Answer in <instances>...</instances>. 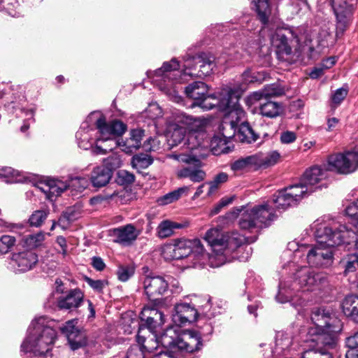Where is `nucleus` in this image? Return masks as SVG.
Segmentation results:
<instances>
[{
  "label": "nucleus",
  "mask_w": 358,
  "mask_h": 358,
  "mask_svg": "<svg viewBox=\"0 0 358 358\" xmlns=\"http://www.w3.org/2000/svg\"><path fill=\"white\" fill-rule=\"evenodd\" d=\"M210 119L204 116L195 117L182 111L173 113L166 120L169 142L177 145L182 142L188 150L208 147L206 128Z\"/></svg>",
  "instance_id": "3"
},
{
  "label": "nucleus",
  "mask_w": 358,
  "mask_h": 358,
  "mask_svg": "<svg viewBox=\"0 0 358 358\" xmlns=\"http://www.w3.org/2000/svg\"><path fill=\"white\" fill-rule=\"evenodd\" d=\"M240 97L239 92L230 87L224 88L220 92V103L218 106L226 111L222 121L224 129L230 128L234 134L243 121L245 113L238 104Z\"/></svg>",
  "instance_id": "11"
},
{
  "label": "nucleus",
  "mask_w": 358,
  "mask_h": 358,
  "mask_svg": "<svg viewBox=\"0 0 358 358\" xmlns=\"http://www.w3.org/2000/svg\"><path fill=\"white\" fill-rule=\"evenodd\" d=\"M87 284L95 291L101 292L108 285L107 281L101 280H92L90 278H86Z\"/></svg>",
  "instance_id": "60"
},
{
  "label": "nucleus",
  "mask_w": 358,
  "mask_h": 358,
  "mask_svg": "<svg viewBox=\"0 0 358 358\" xmlns=\"http://www.w3.org/2000/svg\"><path fill=\"white\" fill-rule=\"evenodd\" d=\"M257 156L260 161L258 164L259 167L273 166L278 162L280 157L279 152L277 151H272L266 155H264L262 153L259 152L257 153Z\"/></svg>",
  "instance_id": "44"
},
{
  "label": "nucleus",
  "mask_w": 358,
  "mask_h": 358,
  "mask_svg": "<svg viewBox=\"0 0 358 358\" xmlns=\"http://www.w3.org/2000/svg\"><path fill=\"white\" fill-rule=\"evenodd\" d=\"M256 11L257 13L259 20L266 24L269 16L271 14V9L268 3V0H254L253 1Z\"/></svg>",
  "instance_id": "38"
},
{
  "label": "nucleus",
  "mask_w": 358,
  "mask_h": 358,
  "mask_svg": "<svg viewBox=\"0 0 358 358\" xmlns=\"http://www.w3.org/2000/svg\"><path fill=\"white\" fill-rule=\"evenodd\" d=\"M37 188L45 194L47 199L53 201L55 198L68 189V185L66 181L52 178L40 182L37 185Z\"/></svg>",
  "instance_id": "23"
},
{
  "label": "nucleus",
  "mask_w": 358,
  "mask_h": 358,
  "mask_svg": "<svg viewBox=\"0 0 358 358\" xmlns=\"http://www.w3.org/2000/svg\"><path fill=\"white\" fill-rule=\"evenodd\" d=\"M327 274L315 272L308 266H301L296 270L293 277L281 282L276 300L280 303L290 301L299 291L312 292L318 289L327 282Z\"/></svg>",
  "instance_id": "7"
},
{
  "label": "nucleus",
  "mask_w": 358,
  "mask_h": 358,
  "mask_svg": "<svg viewBox=\"0 0 358 358\" xmlns=\"http://www.w3.org/2000/svg\"><path fill=\"white\" fill-rule=\"evenodd\" d=\"M285 189L296 205L303 197L308 196L313 192L307 185L303 184L301 178L299 184L286 187Z\"/></svg>",
  "instance_id": "32"
},
{
  "label": "nucleus",
  "mask_w": 358,
  "mask_h": 358,
  "mask_svg": "<svg viewBox=\"0 0 358 358\" xmlns=\"http://www.w3.org/2000/svg\"><path fill=\"white\" fill-rule=\"evenodd\" d=\"M13 262L17 266L19 271L25 272L36 265L38 262V256L31 250H25L14 254Z\"/></svg>",
  "instance_id": "25"
},
{
  "label": "nucleus",
  "mask_w": 358,
  "mask_h": 358,
  "mask_svg": "<svg viewBox=\"0 0 358 358\" xmlns=\"http://www.w3.org/2000/svg\"><path fill=\"white\" fill-rule=\"evenodd\" d=\"M103 164V166L113 172V170H115L121 166L122 159L119 155L113 153L104 159Z\"/></svg>",
  "instance_id": "52"
},
{
  "label": "nucleus",
  "mask_w": 358,
  "mask_h": 358,
  "mask_svg": "<svg viewBox=\"0 0 358 358\" xmlns=\"http://www.w3.org/2000/svg\"><path fill=\"white\" fill-rule=\"evenodd\" d=\"M140 318L152 334L155 333L157 329L165 322L164 313L155 308L144 307Z\"/></svg>",
  "instance_id": "21"
},
{
  "label": "nucleus",
  "mask_w": 358,
  "mask_h": 358,
  "mask_svg": "<svg viewBox=\"0 0 358 358\" xmlns=\"http://www.w3.org/2000/svg\"><path fill=\"white\" fill-rule=\"evenodd\" d=\"M296 134L291 131H284L281 132L280 141L282 144H290L296 140Z\"/></svg>",
  "instance_id": "59"
},
{
  "label": "nucleus",
  "mask_w": 358,
  "mask_h": 358,
  "mask_svg": "<svg viewBox=\"0 0 358 358\" xmlns=\"http://www.w3.org/2000/svg\"><path fill=\"white\" fill-rule=\"evenodd\" d=\"M345 213L348 216L352 218L358 234V199L346 207Z\"/></svg>",
  "instance_id": "53"
},
{
  "label": "nucleus",
  "mask_w": 358,
  "mask_h": 358,
  "mask_svg": "<svg viewBox=\"0 0 358 358\" xmlns=\"http://www.w3.org/2000/svg\"><path fill=\"white\" fill-rule=\"evenodd\" d=\"M208 87L203 82L196 81L185 87L187 97L194 101L193 106H196L205 110L215 107L220 103V93L217 96L215 94L208 95Z\"/></svg>",
  "instance_id": "13"
},
{
  "label": "nucleus",
  "mask_w": 358,
  "mask_h": 358,
  "mask_svg": "<svg viewBox=\"0 0 358 358\" xmlns=\"http://www.w3.org/2000/svg\"><path fill=\"white\" fill-rule=\"evenodd\" d=\"M126 125L120 120L106 123L99 113H92L76 133L78 146L84 150L92 148L94 154H106L112 150L113 136H120L126 131Z\"/></svg>",
  "instance_id": "2"
},
{
  "label": "nucleus",
  "mask_w": 358,
  "mask_h": 358,
  "mask_svg": "<svg viewBox=\"0 0 358 358\" xmlns=\"http://www.w3.org/2000/svg\"><path fill=\"white\" fill-rule=\"evenodd\" d=\"M260 161L257 154L241 157L231 164V169L234 171H241L252 167H259Z\"/></svg>",
  "instance_id": "35"
},
{
  "label": "nucleus",
  "mask_w": 358,
  "mask_h": 358,
  "mask_svg": "<svg viewBox=\"0 0 358 358\" xmlns=\"http://www.w3.org/2000/svg\"><path fill=\"white\" fill-rule=\"evenodd\" d=\"M265 73L264 71H252L246 70L242 75L243 80L245 83H261L265 78Z\"/></svg>",
  "instance_id": "46"
},
{
  "label": "nucleus",
  "mask_w": 358,
  "mask_h": 358,
  "mask_svg": "<svg viewBox=\"0 0 358 358\" xmlns=\"http://www.w3.org/2000/svg\"><path fill=\"white\" fill-rule=\"evenodd\" d=\"M227 136H224V138L220 137L219 136H214L210 141L209 138L207 136L208 146L207 148V153L209 151V147L211 148V150L214 152L215 154H218L219 152H224L227 148ZM228 138H230L229 136Z\"/></svg>",
  "instance_id": "43"
},
{
  "label": "nucleus",
  "mask_w": 358,
  "mask_h": 358,
  "mask_svg": "<svg viewBox=\"0 0 358 358\" xmlns=\"http://www.w3.org/2000/svg\"><path fill=\"white\" fill-rule=\"evenodd\" d=\"M83 299V294L80 289L71 290L69 293L62 298L57 299V306L60 309H72L80 306Z\"/></svg>",
  "instance_id": "29"
},
{
  "label": "nucleus",
  "mask_w": 358,
  "mask_h": 358,
  "mask_svg": "<svg viewBox=\"0 0 358 358\" xmlns=\"http://www.w3.org/2000/svg\"><path fill=\"white\" fill-rule=\"evenodd\" d=\"M15 243V237L8 235L2 236L0 238V255L8 252Z\"/></svg>",
  "instance_id": "54"
},
{
  "label": "nucleus",
  "mask_w": 358,
  "mask_h": 358,
  "mask_svg": "<svg viewBox=\"0 0 358 358\" xmlns=\"http://www.w3.org/2000/svg\"><path fill=\"white\" fill-rule=\"evenodd\" d=\"M348 90L346 87H341L336 90L331 95V101L335 107L341 104L348 95Z\"/></svg>",
  "instance_id": "56"
},
{
  "label": "nucleus",
  "mask_w": 358,
  "mask_h": 358,
  "mask_svg": "<svg viewBox=\"0 0 358 358\" xmlns=\"http://www.w3.org/2000/svg\"><path fill=\"white\" fill-rule=\"evenodd\" d=\"M343 311L347 316L358 321V296H348L342 303Z\"/></svg>",
  "instance_id": "37"
},
{
  "label": "nucleus",
  "mask_w": 358,
  "mask_h": 358,
  "mask_svg": "<svg viewBox=\"0 0 358 358\" xmlns=\"http://www.w3.org/2000/svg\"><path fill=\"white\" fill-rule=\"evenodd\" d=\"M316 241L323 243L334 250L335 246L355 241V233L345 225L315 222L313 225Z\"/></svg>",
  "instance_id": "10"
},
{
  "label": "nucleus",
  "mask_w": 358,
  "mask_h": 358,
  "mask_svg": "<svg viewBox=\"0 0 358 358\" xmlns=\"http://www.w3.org/2000/svg\"><path fill=\"white\" fill-rule=\"evenodd\" d=\"M125 194V191L122 189L120 191L114 190L110 192V189H106V191L103 194L94 196L90 199V203L92 205L101 204L103 201H114L115 203H122V197Z\"/></svg>",
  "instance_id": "34"
},
{
  "label": "nucleus",
  "mask_w": 358,
  "mask_h": 358,
  "mask_svg": "<svg viewBox=\"0 0 358 358\" xmlns=\"http://www.w3.org/2000/svg\"><path fill=\"white\" fill-rule=\"evenodd\" d=\"M312 326L308 333L317 336V344L334 348L336 336L342 329L341 320L329 310L323 308H314L311 314Z\"/></svg>",
  "instance_id": "8"
},
{
  "label": "nucleus",
  "mask_w": 358,
  "mask_h": 358,
  "mask_svg": "<svg viewBox=\"0 0 358 358\" xmlns=\"http://www.w3.org/2000/svg\"><path fill=\"white\" fill-rule=\"evenodd\" d=\"M68 188L76 192L83 191L88 185V180L84 177L71 178L68 182Z\"/></svg>",
  "instance_id": "49"
},
{
  "label": "nucleus",
  "mask_w": 358,
  "mask_h": 358,
  "mask_svg": "<svg viewBox=\"0 0 358 358\" xmlns=\"http://www.w3.org/2000/svg\"><path fill=\"white\" fill-rule=\"evenodd\" d=\"M323 345L324 347V349L318 346L316 348L306 350L303 353L301 358H332L331 353L329 350L333 348Z\"/></svg>",
  "instance_id": "42"
},
{
  "label": "nucleus",
  "mask_w": 358,
  "mask_h": 358,
  "mask_svg": "<svg viewBox=\"0 0 358 358\" xmlns=\"http://www.w3.org/2000/svg\"><path fill=\"white\" fill-rule=\"evenodd\" d=\"M245 238L238 233H233L231 236H224L225 245L224 246V255L227 250H233L240 247L245 242Z\"/></svg>",
  "instance_id": "40"
},
{
  "label": "nucleus",
  "mask_w": 358,
  "mask_h": 358,
  "mask_svg": "<svg viewBox=\"0 0 358 358\" xmlns=\"http://www.w3.org/2000/svg\"><path fill=\"white\" fill-rule=\"evenodd\" d=\"M337 19L336 34H343L349 24L352 14V7L348 0H330Z\"/></svg>",
  "instance_id": "17"
},
{
  "label": "nucleus",
  "mask_w": 358,
  "mask_h": 358,
  "mask_svg": "<svg viewBox=\"0 0 358 358\" xmlns=\"http://www.w3.org/2000/svg\"><path fill=\"white\" fill-rule=\"evenodd\" d=\"M208 147L199 146L194 150H189L188 153L173 155L171 157L174 159L187 164L189 166L180 169L178 172L179 178H188L194 182L203 181L206 178V173L201 169V159L207 156Z\"/></svg>",
  "instance_id": "12"
},
{
  "label": "nucleus",
  "mask_w": 358,
  "mask_h": 358,
  "mask_svg": "<svg viewBox=\"0 0 358 358\" xmlns=\"http://www.w3.org/2000/svg\"><path fill=\"white\" fill-rule=\"evenodd\" d=\"M172 315L173 322L178 326L194 322L198 316V310L192 304L186 302L178 303L174 307Z\"/></svg>",
  "instance_id": "19"
},
{
  "label": "nucleus",
  "mask_w": 358,
  "mask_h": 358,
  "mask_svg": "<svg viewBox=\"0 0 358 358\" xmlns=\"http://www.w3.org/2000/svg\"><path fill=\"white\" fill-rule=\"evenodd\" d=\"M112 175V171L105 166H97L91 173L90 180L94 187H101L109 182Z\"/></svg>",
  "instance_id": "31"
},
{
  "label": "nucleus",
  "mask_w": 358,
  "mask_h": 358,
  "mask_svg": "<svg viewBox=\"0 0 358 358\" xmlns=\"http://www.w3.org/2000/svg\"><path fill=\"white\" fill-rule=\"evenodd\" d=\"M56 324L43 316L34 320L21 345L22 350L34 357L45 356L50 352L57 338Z\"/></svg>",
  "instance_id": "6"
},
{
  "label": "nucleus",
  "mask_w": 358,
  "mask_h": 358,
  "mask_svg": "<svg viewBox=\"0 0 358 358\" xmlns=\"http://www.w3.org/2000/svg\"><path fill=\"white\" fill-rule=\"evenodd\" d=\"M327 168L314 166L306 170L301 177L303 184L307 185L314 192L320 187L317 185L327 177Z\"/></svg>",
  "instance_id": "24"
},
{
  "label": "nucleus",
  "mask_w": 358,
  "mask_h": 358,
  "mask_svg": "<svg viewBox=\"0 0 358 358\" xmlns=\"http://www.w3.org/2000/svg\"><path fill=\"white\" fill-rule=\"evenodd\" d=\"M227 179L228 175L225 173H220L219 174L216 175L213 180L208 183L209 185V188L207 192V195L211 196L214 192L217 191L220 185L222 183L225 182Z\"/></svg>",
  "instance_id": "47"
},
{
  "label": "nucleus",
  "mask_w": 358,
  "mask_h": 358,
  "mask_svg": "<svg viewBox=\"0 0 358 358\" xmlns=\"http://www.w3.org/2000/svg\"><path fill=\"white\" fill-rule=\"evenodd\" d=\"M141 324L138 334L137 342L139 346L148 352H152L157 349L159 344H161L164 348H176L182 350H186L189 352H194L201 349L203 346L201 335L193 331H186L180 335H178L176 329L173 327H169L158 338L154 333L152 337L146 338L143 334L145 328Z\"/></svg>",
  "instance_id": "5"
},
{
  "label": "nucleus",
  "mask_w": 358,
  "mask_h": 358,
  "mask_svg": "<svg viewBox=\"0 0 358 358\" xmlns=\"http://www.w3.org/2000/svg\"><path fill=\"white\" fill-rule=\"evenodd\" d=\"M237 129L235 136L238 141L242 143H252L255 142L259 137L248 122H241ZM233 135H234V133Z\"/></svg>",
  "instance_id": "33"
},
{
  "label": "nucleus",
  "mask_w": 358,
  "mask_h": 358,
  "mask_svg": "<svg viewBox=\"0 0 358 358\" xmlns=\"http://www.w3.org/2000/svg\"><path fill=\"white\" fill-rule=\"evenodd\" d=\"M126 358H144V352L139 345H135L129 349Z\"/></svg>",
  "instance_id": "62"
},
{
  "label": "nucleus",
  "mask_w": 358,
  "mask_h": 358,
  "mask_svg": "<svg viewBox=\"0 0 358 358\" xmlns=\"http://www.w3.org/2000/svg\"><path fill=\"white\" fill-rule=\"evenodd\" d=\"M204 239L213 248L216 255L222 257L224 255V235L217 228L209 229L204 237Z\"/></svg>",
  "instance_id": "27"
},
{
  "label": "nucleus",
  "mask_w": 358,
  "mask_h": 358,
  "mask_svg": "<svg viewBox=\"0 0 358 358\" xmlns=\"http://www.w3.org/2000/svg\"><path fill=\"white\" fill-rule=\"evenodd\" d=\"M184 69L180 70V64L176 59L164 62L162 66L155 71L147 72L148 76L158 86L161 91L171 94L174 85L183 82L186 76L190 77H203L209 76L215 66L214 57L201 54L189 57L184 60Z\"/></svg>",
  "instance_id": "1"
},
{
  "label": "nucleus",
  "mask_w": 358,
  "mask_h": 358,
  "mask_svg": "<svg viewBox=\"0 0 358 358\" xmlns=\"http://www.w3.org/2000/svg\"><path fill=\"white\" fill-rule=\"evenodd\" d=\"M78 320L67 321L65 324L59 327L62 334L66 335L72 350H77L87 344V336L83 329L77 327Z\"/></svg>",
  "instance_id": "16"
},
{
  "label": "nucleus",
  "mask_w": 358,
  "mask_h": 358,
  "mask_svg": "<svg viewBox=\"0 0 358 358\" xmlns=\"http://www.w3.org/2000/svg\"><path fill=\"white\" fill-rule=\"evenodd\" d=\"M117 175V182L120 185H127L134 181V176L127 171L120 170Z\"/></svg>",
  "instance_id": "57"
},
{
  "label": "nucleus",
  "mask_w": 358,
  "mask_h": 358,
  "mask_svg": "<svg viewBox=\"0 0 358 358\" xmlns=\"http://www.w3.org/2000/svg\"><path fill=\"white\" fill-rule=\"evenodd\" d=\"M147 113L152 119H156L162 115V110L157 103H151L147 108Z\"/></svg>",
  "instance_id": "63"
},
{
  "label": "nucleus",
  "mask_w": 358,
  "mask_h": 358,
  "mask_svg": "<svg viewBox=\"0 0 358 358\" xmlns=\"http://www.w3.org/2000/svg\"><path fill=\"white\" fill-rule=\"evenodd\" d=\"M144 136V131L142 129H133L130 132L129 138L125 141L123 139H115L113 136V141L110 145H118L121 148L122 150L127 154H131L141 145V140Z\"/></svg>",
  "instance_id": "22"
},
{
  "label": "nucleus",
  "mask_w": 358,
  "mask_h": 358,
  "mask_svg": "<svg viewBox=\"0 0 358 358\" xmlns=\"http://www.w3.org/2000/svg\"><path fill=\"white\" fill-rule=\"evenodd\" d=\"M329 36V32L327 29H322L320 32L318 34L317 40V45L324 46L325 42L327 41Z\"/></svg>",
  "instance_id": "64"
},
{
  "label": "nucleus",
  "mask_w": 358,
  "mask_h": 358,
  "mask_svg": "<svg viewBox=\"0 0 358 358\" xmlns=\"http://www.w3.org/2000/svg\"><path fill=\"white\" fill-rule=\"evenodd\" d=\"M139 234L140 231L132 224L120 227L113 231V235L116 238L115 241L123 245L131 244Z\"/></svg>",
  "instance_id": "26"
},
{
  "label": "nucleus",
  "mask_w": 358,
  "mask_h": 358,
  "mask_svg": "<svg viewBox=\"0 0 358 358\" xmlns=\"http://www.w3.org/2000/svg\"><path fill=\"white\" fill-rule=\"evenodd\" d=\"M189 191L188 187H182L171 192H169L157 199L159 205H167L178 201L183 194H186Z\"/></svg>",
  "instance_id": "39"
},
{
  "label": "nucleus",
  "mask_w": 358,
  "mask_h": 358,
  "mask_svg": "<svg viewBox=\"0 0 358 358\" xmlns=\"http://www.w3.org/2000/svg\"><path fill=\"white\" fill-rule=\"evenodd\" d=\"M48 210H38L34 211L29 219L30 225L36 227H41L48 217Z\"/></svg>",
  "instance_id": "48"
},
{
  "label": "nucleus",
  "mask_w": 358,
  "mask_h": 358,
  "mask_svg": "<svg viewBox=\"0 0 358 358\" xmlns=\"http://www.w3.org/2000/svg\"><path fill=\"white\" fill-rule=\"evenodd\" d=\"M285 91L278 83H273L265 86L262 90L251 94L249 99L252 103L261 101L263 99H268L271 97H277L284 94Z\"/></svg>",
  "instance_id": "28"
},
{
  "label": "nucleus",
  "mask_w": 358,
  "mask_h": 358,
  "mask_svg": "<svg viewBox=\"0 0 358 358\" xmlns=\"http://www.w3.org/2000/svg\"><path fill=\"white\" fill-rule=\"evenodd\" d=\"M294 38L300 45L301 50L307 53L309 58L315 59L317 57L318 51L315 50L313 40L308 36L301 35L296 38L290 29L278 28L271 36V41L279 57L283 58L292 54Z\"/></svg>",
  "instance_id": "9"
},
{
  "label": "nucleus",
  "mask_w": 358,
  "mask_h": 358,
  "mask_svg": "<svg viewBox=\"0 0 358 358\" xmlns=\"http://www.w3.org/2000/svg\"><path fill=\"white\" fill-rule=\"evenodd\" d=\"M343 262L345 264V273L354 272L358 267V254L348 255Z\"/></svg>",
  "instance_id": "55"
},
{
  "label": "nucleus",
  "mask_w": 358,
  "mask_h": 358,
  "mask_svg": "<svg viewBox=\"0 0 358 358\" xmlns=\"http://www.w3.org/2000/svg\"><path fill=\"white\" fill-rule=\"evenodd\" d=\"M358 168V145L352 151L331 155L328 158L329 171L348 174Z\"/></svg>",
  "instance_id": "14"
},
{
  "label": "nucleus",
  "mask_w": 358,
  "mask_h": 358,
  "mask_svg": "<svg viewBox=\"0 0 358 358\" xmlns=\"http://www.w3.org/2000/svg\"><path fill=\"white\" fill-rule=\"evenodd\" d=\"M189 223L187 221L176 222L169 220H164L158 225L157 234L160 238H166L171 236L175 229H184L189 227Z\"/></svg>",
  "instance_id": "30"
},
{
  "label": "nucleus",
  "mask_w": 358,
  "mask_h": 358,
  "mask_svg": "<svg viewBox=\"0 0 358 358\" xmlns=\"http://www.w3.org/2000/svg\"><path fill=\"white\" fill-rule=\"evenodd\" d=\"M176 254L175 243L166 245L162 248V255L166 260L178 259Z\"/></svg>",
  "instance_id": "58"
},
{
  "label": "nucleus",
  "mask_w": 358,
  "mask_h": 358,
  "mask_svg": "<svg viewBox=\"0 0 358 358\" xmlns=\"http://www.w3.org/2000/svg\"><path fill=\"white\" fill-rule=\"evenodd\" d=\"M144 292L150 300H156L169 288V283L162 276H146L143 281Z\"/></svg>",
  "instance_id": "18"
},
{
  "label": "nucleus",
  "mask_w": 358,
  "mask_h": 358,
  "mask_svg": "<svg viewBox=\"0 0 358 358\" xmlns=\"http://www.w3.org/2000/svg\"><path fill=\"white\" fill-rule=\"evenodd\" d=\"M135 273V267L133 264H120L118 266L116 275L121 282L127 281Z\"/></svg>",
  "instance_id": "45"
},
{
  "label": "nucleus",
  "mask_w": 358,
  "mask_h": 358,
  "mask_svg": "<svg viewBox=\"0 0 358 358\" xmlns=\"http://www.w3.org/2000/svg\"><path fill=\"white\" fill-rule=\"evenodd\" d=\"M44 239L45 234L43 232H38L26 236L24 238V244L28 248H34L41 245Z\"/></svg>",
  "instance_id": "50"
},
{
  "label": "nucleus",
  "mask_w": 358,
  "mask_h": 358,
  "mask_svg": "<svg viewBox=\"0 0 358 358\" xmlns=\"http://www.w3.org/2000/svg\"><path fill=\"white\" fill-rule=\"evenodd\" d=\"M176 248V258L178 259L185 258L191 254L195 257L202 255L204 248L199 239H179L175 241Z\"/></svg>",
  "instance_id": "20"
},
{
  "label": "nucleus",
  "mask_w": 358,
  "mask_h": 358,
  "mask_svg": "<svg viewBox=\"0 0 358 358\" xmlns=\"http://www.w3.org/2000/svg\"><path fill=\"white\" fill-rule=\"evenodd\" d=\"M296 205L292 199L288 195L285 189L278 191L273 195L272 201L257 205L243 212L236 209L227 213L229 219H234L241 213L238 224L241 229L252 231L255 229H262L271 224L276 217L273 209L285 210L290 206Z\"/></svg>",
  "instance_id": "4"
},
{
  "label": "nucleus",
  "mask_w": 358,
  "mask_h": 358,
  "mask_svg": "<svg viewBox=\"0 0 358 358\" xmlns=\"http://www.w3.org/2000/svg\"><path fill=\"white\" fill-rule=\"evenodd\" d=\"M152 162V160L145 155H136L131 160L132 166L137 169L148 168Z\"/></svg>",
  "instance_id": "51"
},
{
  "label": "nucleus",
  "mask_w": 358,
  "mask_h": 358,
  "mask_svg": "<svg viewBox=\"0 0 358 358\" xmlns=\"http://www.w3.org/2000/svg\"><path fill=\"white\" fill-rule=\"evenodd\" d=\"M0 176L10 178L12 182H25L29 181V176H23L18 171L10 167H5L0 170Z\"/></svg>",
  "instance_id": "41"
},
{
  "label": "nucleus",
  "mask_w": 358,
  "mask_h": 358,
  "mask_svg": "<svg viewBox=\"0 0 358 358\" xmlns=\"http://www.w3.org/2000/svg\"><path fill=\"white\" fill-rule=\"evenodd\" d=\"M334 250L323 243L316 241L307 253V262L312 267L328 268L334 262Z\"/></svg>",
  "instance_id": "15"
},
{
  "label": "nucleus",
  "mask_w": 358,
  "mask_h": 358,
  "mask_svg": "<svg viewBox=\"0 0 358 358\" xmlns=\"http://www.w3.org/2000/svg\"><path fill=\"white\" fill-rule=\"evenodd\" d=\"M166 352H160L155 355L152 358H178V352H188L186 350H182L176 348V350H171V348H166Z\"/></svg>",
  "instance_id": "61"
},
{
  "label": "nucleus",
  "mask_w": 358,
  "mask_h": 358,
  "mask_svg": "<svg viewBox=\"0 0 358 358\" xmlns=\"http://www.w3.org/2000/svg\"><path fill=\"white\" fill-rule=\"evenodd\" d=\"M259 110L263 116L273 118L279 116L283 108L282 104L278 102L267 101L260 104Z\"/></svg>",
  "instance_id": "36"
}]
</instances>
